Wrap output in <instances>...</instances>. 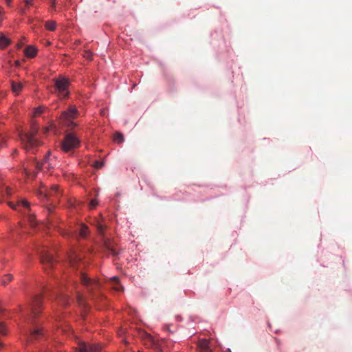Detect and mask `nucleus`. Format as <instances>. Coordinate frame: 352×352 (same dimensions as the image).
Wrapping results in <instances>:
<instances>
[{
	"instance_id": "obj_1",
	"label": "nucleus",
	"mask_w": 352,
	"mask_h": 352,
	"mask_svg": "<svg viewBox=\"0 0 352 352\" xmlns=\"http://www.w3.org/2000/svg\"><path fill=\"white\" fill-rule=\"evenodd\" d=\"M69 80L65 77L60 76L55 80V90L60 98L63 99L69 96Z\"/></svg>"
},
{
	"instance_id": "obj_2",
	"label": "nucleus",
	"mask_w": 352,
	"mask_h": 352,
	"mask_svg": "<svg viewBox=\"0 0 352 352\" xmlns=\"http://www.w3.org/2000/svg\"><path fill=\"white\" fill-rule=\"evenodd\" d=\"M78 113L79 112L76 106L71 105L67 110L62 112L60 119L67 122L66 124L67 126L72 128L76 126V124L72 120L76 118Z\"/></svg>"
},
{
	"instance_id": "obj_3",
	"label": "nucleus",
	"mask_w": 352,
	"mask_h": 352,
	"mask_svg": "<svg viewBox=\"0 0 352 352\" xmlns=\"http://www.w3.org/2000/svg\"><path fill=\"white\" fill-rule=\"evenodd\" d=\"M37 132V129H32V132L29 133L20 134V138L27 149H31L39 144L38 141L35 138L34 135Z\"/></svg>"
},
{
	"instance_id": "obj_4",
	"label": "nucleus",
	"mask_w": 352,
	"mask_h": 352,
	"mask_svg": "<svg viewBox=\"0 0 352 352\" xmlns=\"http://www.w3.org/2000/svg\"><path fill=\"white\" fill-rule=\"evenodd\" d=\"M80 141L78 138L73 133H68L66 135L64 140L61 144L62 150L65 152H68L78 146Z\"/></svg>"
},
{
	"instance_id": "obj_5",
	"label": "nucleus",
	"mask_w": 352,
	"mask_h": 352,
	"mask_svg": "<svg viewBox=\"0 0 352 352\" xmlns=\"http://www.w3.org/2000/svg\"><path fill=\"white\" fill-rule=\"evenodd\" d=\"M56 157H51V152L48 151L46 154L44 160L40 164H37V167L39 169L44 170H50L56 166Z\"/></svg>"
},
{
	"instance_id": "obj_6",
	"label": "nucleus",
	"mask_w": 352,
	"mask_h": 352,
	"mask_svg": "<svg viewBox=\"0 0 352 352\" xmlns=\"http://www.w3.org/2000/svg\"><path fill=\"white\" fill-rule=\"evenodd\" d=\"M101 346L98 344H90L80 342L77 348V352H100Z\"/></svg>"
},
{
	"instance_id": "obj_7",
	"label": "nucleus",
	"mask_w": 352,
	"mask_h": 352,
	"mask_svg": "<svg viewBox=\"0 0 352 352\" xmlns=\"http://www.w3.org/2000/svg\"><path fill=\"white\" fill-rule=\"evenodd\" d=\"M58 186L53 185L50 190H47L45 187L42 186L38 190V195L41 199H50L54 195H58Z\"/></svg>"
},
{
	"instance_id": "obj_8",
	"label": "nucleus",
	"mask_w": 352,
	"mask_h": 352,
	"mask_svg": "<svg viewBox=\"0 0 352 352\" xmlns=\"http://www.w3.org/2000/svg\"><path fill=\"white\" fill-rule=\"evenodd\" d=\"M80 280L81 283L90 290L98 286V283L96 280L91 279L84 273H80Z\"/></svg>"
},
{
	"instance_id": "obj_9",
	"label": "nucleus",
	"mask_w": 352,
	"mask_h": 352,
	"mask_svg": "<svg viewBox=\"0 0 352 352\" xmlns=\"http://www.w3.org/2000/svg\"><path fill=\"white\" fill-rule=\"evenodd\" d=\"M41 302V299L39 296H36L34 298V304L32 305V307L30 308V316L27 318L28 322H32L34 318L37 314V308L38 307Z\"/></svg>"
},
{
	"instance_id": "obj_10",
	"label": "nucleus",
	"mask_w": 352,
	"mask_h": 352,
	"mask_svg": "<svg viewBox=\"0 0 352 352\" xmlns=\"http://www.w3.org/2000/svg\"><path fill=\"white\" fill-rule=\"evenodd\" d=\"M29 331L30 336L28 339L30 340H32L33 339H38L44 335L42 328L37 324H36L33 328H31Z\"/></svg>"
},
{
	"instance_id": "obj_11",
	"label": "nucleus",
	"mask_w": 352,
	"mask_h": 352,
	"mask_svg": "<svg viewBox=\"0 0 352 352\" xmlns=\"http://www.w3.org/2000/svg\"><path fill=\"white\" fill-rule=\"evenodd\" d=\"M41 260L43 263L52 265L54 261L53 256L48 253L47 250H43L39 252Z\"/></svg>"
},
{
	"instance_id": "obj_12",
	"label": "nucleus",
	"mask_w": 352,
	"mask_h": 352,
	"mask_svg": "<svg viewBox=\"0 0 352 352\" xmlns=\"http://www.w3.org/2000/svg\"><path fill=\"white\" fill-rule=\"evenodd\" d=\"M209 344L210 343L208 340L203 339L199 340L198 342L199 352H212Z\"/></svg>"
},
{
	"instance_id": "obj_13",
	"label": "nucleus",
	"mask_w": 352,
	"mask_h": 352,
	"mask_svg": "<svg viewBox=\"0 0 352 352\" xmlns=\"http://www.w3.org/2000/svg\"><path fill=\"white\" fill-rule=\"evenodd\" d=\"M24 53L28 58H34L37 54V49L33 45H29L25 48Z\"/></svg>"
},
{
	"instance_id": "obj_14",
	"label": "nucleus",
	"mask_w": 352,
	"mask_h": 352,
	"mask_svg": "<svg viewBox=\"0 0 352 352\" xmlns=\"http://www.w3.org/2000/svg\"><path fill=\"white\" fill-rule=\"evenodd\" d=\"M10 43V41L8 38L6 37L4 35L0 36V49H4L7 46H8Z\"/></svg>"
},
{
	"instance_id": "obj_15",
	"label": "nucleus",
	"mask_w": 352,
	"mask_h": 352,
	"mask_svg": "<svg viewBox=\"0 0 352 352\" xmlns=\"http://www.w3.org/2000/svg\"><path fill=\"white\" fill-rule=\"evenodd\" d=\"M8 204L10 207H12L14 210H16V206H19V205H22L23 207H25L26 208H28L30 207V203L25 199L21 200L20 201H19L16 205H13L11 202H9Z\"/></svg>"
},
{
	"instance_id": "obj_16",
	"label": "nucleus",
	"mask_w": 352,
	"mask_h": 352,
	"mask_svg": "<svg viewBox=\"0 0 352 352\" xmlns=\"http://www.w3.org/2000/svg\"><path fill=\"white\" fill-rule=\"evenodd\" d=\"M23 88V85L21 82H15L14 81L12 82V89L13 92L18 93Z\"/></svg>"
},
{
	"instance_id": "obj_17",
	"label": "nucleus",
	"mask_w": 352,
	"mask_h": 352,
	"mask_svg": "<svg viewBox=\"0 0 352 352\" xmlns=\"http://www.w3.org/2000/svg\"><path fill=\"white\" fill-rule=\"evenodd\" d=\"M45 28L50 31H54L56 30V23L54 21H47L45 23Z\"/></svg>"
},
{
	"instance_id": "obj_18",
	"label": "nucleus",
	"mask_w": 352,
	"mask_h": 352,
	"mask_svg": "<svg viewBox=\"0 0 352 352\" xmlns=\"http://www.w3.org/2000/svg\"><path fill=\"white\" fill-rule=\"evenodd\" d=\"M69 258L71 265H74L77 261H80L81 259V258L74 252L69 255Z\"/></svg>"
},
{
	"instance_id": "obj_19",
	"label": "nucleus",
	"mask_w": 352,
	"mask_h": 352,
	"mask_svg": "<svg viewBox=\"0 0 352 352\" xmlns=\"http://www.w3.org/2000/svg\"><path fill=\"white\" fill-rule=\"evenodd\" d=\"M79 234L81 237L85 238L87 235V227L86 226H81L79 231Z\"/></svg>"
},
{
	"instance_id": "obj_20",
	"label": "nucleus",
	"mask_w": 352,
	"mask_h": 352,
	"mask_svg": "<svg viewBox=\"0 0 352 352\" xmlns=\"http://www.w3.org/2000/svg\"><path fill=\"white\" fill-rule=\"evenodd\" d=\"M12 279V276L10 274L5 275L1 279V284L5 285Z\"/></svg>"
},
{
	"instance_id": "obj_21",
	"label": "nucleus",
	"mask_w": 352,
	"mask_h": 352,
	"mask_svg": "<svg viewBox=\"0 0 352 352\" xmlns=\"http://www.w3.org/2000/svg\"><path fill=\"white\" fill-rule=\"evenodd\" d=\"M114 140L118 142H122L124 141V137L122 133H117L114 136Z\"/></svg>"
},
{
	"instance_id": "obj_22",
	"label": "nucleus",
	"mask_w": 352,
	"mask_h": 352,
	"mask_svg": "<svg viewBox=\"0 0 352 352\" xmlns=\"http://www.w3.org/2000/svg\"><path fill=\"white\" fill-rule=\"evenodd\" d=\"M43 107H38L34 109V116H36L40 114H41L43 112Z\"/></svg>"
},
{
	"instance_id": "obj_23",
	"label": "nucleus",
	"mask_w": 352,
	"mask_h": 352,
	"mask_svg": "<svg viewBox=\"0 0 352 352\" xmlns=\"http://www.w3.org/2000/svg\"><path fill=\"white\" fill-rule=\"evenodd\" d=\"M93 54L90 51H85L83 54V57L87 60L92 59Z\"/></svg>"
},
{
	"instance_id": "obj_24",
	"label": "nucleus",
	"mask_w": 352,
	"mask_h": 352,
	"mask_svg": "<svg viewBox=\"0 0 352 352\" xmlns=\"http://www.w3.org/2000/svg\"><path fill=\"white\" fill-rule=\"evenodd\" d=\"M103 165H104V162H103L95 161L94 163V166L96 168H100L101 167L103 166Z\"/></svg>"
},
{
	"instance_id": "obj_25",
	"label": "nucleus",
	"mask_w": 352,
	"mask_h": 352,
	"mask_svg": "<svg viewBox=\"0 0 352 352\" xmlns=\"http://www.w3.org/2000/svg\"><path fill=\"white\" fill-rule=\"evenodd\" d=\"M59 300L60 302L63 304V305H66L67 303V301H68V298H67V296H62L60 297L59 298Z\"/></svg>"
},
{
	"instance_id": "obj_26",
	"label": "nucleus",
	"mask_w": 352,
	"mask_h": 352,
	"mask_svg": "<svg viewBox=\"0 0 352 352\" xmlns=\"http://www.w3.org/2000/svg\"><path fill=\"white\" fill-rule=\"evenodd\" d=\"M6 333V327L3 322H0V334L5 335Z\"/></svg>"
},
{
	"instance_id": "obj_27",
	"label": "nucleus",
	"mask_w": 352,
	"mask_h": 352,
	"mask_svg": "<svg viewBox=\"0 0 352 352\" xmlns=\"http://www.w3.org/2000/svg\"><path fill=\"white\" fill-rule=\"evenodd\" d=\"M145 339L148 340L151 342L150 346L154 344V340L149 334H145Z\"/></svg>"
},
{
	"instance_id": "obj_28",
	"label": "nucleus",
	"mask_w": 352,
	"mask_h": 352,
	"mask_svg": "<svg viewBox=\"0 0 352 352\" xmlns=\"http://www.w3.org/2000/svg\"><path fill=\"white\" fill-rule=\"evenodd\" d=\"M97 204H98V201H97V200H96V199H92V200L91 201V202H90V206H91V208H94V207H96V206H97Z\"/></svg>"
},
{
	"instance_id": "obj_29",
	"label": "nucleus",
	"mask_w": 352,
	"mask_h": 352,
	"mask_svg": "<svg viewBox=\"0 0 352 352\" xmlns=\"http://www.w3.org/2000/svg\"><path fill=\"white\" fill-rule=\"evenodd\" d=\"M4 10L2 8L0 7V23L3 19Z\"/></svg>"
},
{
	"instance_id": "obj_30",
	"label": "nucleus",
	"mask_w": 352,
	"mask_h": 352,
	"mask_svg": "<svg viewBox=\"0 0 352 352\" xmlns=\"http://www.w3.org/2000/svg\"><path fill=\"white\" fill-rule=\"evenodd\" d=\"M5 144L4 137L0 133V147H2Z\"/></svg>"
},
{
	"instance_id": "obj_31",
	"label": "nucleus",
	"mask_w": 352,
	"mask_h": 352,
	"mask_svg": "<svg viewBox=\"0 0 352 352\" xmlns=\"http://www.w3.org/2000/svg\"><path fill=\"white\" fill-rule=\"evenodd\" d=\"M56 0H51V7L53 10H56Z\"/></svg>"
},
{
	"instance_id": "obj_32",
	"label": "nucleus",
	"mask_w": 352,
	"mask_h": 352,
	"mask_svg": "<svg viewBox=\"0 0 352 352\" xmlns=\"http://www.w3.org/2000/svg\"><path fill=\"white\" fill-rule=\"evenodd\" d=\"M5 192L6 194L9 196L10 195H11V189L9 188V187H6L5 188Z\"/></svg>"
},
{
	"instance_id": "obj_33",
	"label": "nucleus",
	"mask_w": 352,
	"mask_h": 352,
	"mask_svg": "<svg viewBox=\"0 0 352 352\" xmlns=\"http://www.w3.org/2000/svg\"><path fill=\"white\" fill-rule=\"evenodd\" d=\"M98 230L100 232H102L103 230V227L101 224H98Z\"/></svg>"
},
{
	"instance_id": "obj_34",
	"label": "nucleus",
	"mask_w": 352,
	"mask_h": 352,
	"mask_svg": "<svg viewBox=\"0 0 352 352\" xmlns=\"http://www.w3.org/2000/svg\"><path fill=\"white\" fill-rule=\"evenodd\" d=\"M111 280L112 281L116 282V283H118V278L117 276H113V277L111 278Z\"/></svg>"
},
{
	"instance_id": "obj_35",
	"label": "nucleus",
	"mask_w": 352,
	"mask_h": 352,
	"mask_svg": "<svg viewBox=\"0 0 352 352\" xmlns=\"http://www.w3.org/2000/svg\"><path fill=\"white\" fill-rule=\"evenodd\" d=\"M30 221L31 226H34L35 223H34V222L33 221V217H30Z\"/></svg>"
},
{
	"instance_id": "obj_36",
	"label": "nucleus",
	"mask_w": 352,
	"mask_h": 352,
	"mask_svg": "<svg viewBox=\"0 0 352 352\" xmlns=\"http://www.w3.org/2000/svg\"><path fill=\"white\" fill-rule=\"evenodd\" d=\"M25 4H32L33 2V0H24Z\"/></svg>"
},
{
	"instance_id": "obj_37",
	"label": "nucleus",
	"mask_w": 352,
	"mask_h": 352,
	"mask_svg": "<svg viewBox=\"0 0 352 352\" xmlns=\"http://www.w3.org/2000/svg\"><path fill=\"white\" fill-rule=\"evenodd\" d=\"M20 13L24 15L25 14V8H21L20 10Z\"/></svg>"
},
{
	"instance_id": "obj_38",
	"label": "nucleus",
	"mask_w": 352,
	"mask_h": 352,
	"mask_svg": "<svg viewBox=\"0 0 352 352\" xmlns=\"http://www.w3.org/2000/svg\"><path fill=\"white\" fill-rule=\"evenodd\" d=\"M14 65H15L16 66H17V67H18V66H19V65H20V62H19V60H16V61L14 62Z\"/></svg>"
},
{
	"instance_id": "obj_39",
	"label": "nucleus",
	"mask_w": 352,
	"mask_h": 352,
	"mask_svg": "<svg viewBox=\"0 0 352 352\" xmlns=\"http://www.w3.org/2000/svg\"><path fill=\"white\" fill-rule=\"evenodd\" d=\"M121 287H122L121 286H118V287H115V288H114V289H116V290H118V291H120V290H122V289H121Z\"/></svg>"
},
{
	"instance_id": "obj_40",
	"label": "nucleus",
	"mask_w": 352,
	"mask_h": 352,
	"mask_svg": "<svg viewBox=\"0 0 352 352\" xmlns=\"http://www.w3.org/2000/svg\"><path fill=\"white\" fill-rule=\"evenodd\" d=\"M6 1L7 4L8 6H10L11 4V0H8V1Z\"/></svg>"
},
{
	"instance_id": "obj_41",
	"label": "nucleus",
	"mask_w": 352,
	"mask_h": 352,
	"mask_svg": "<svg viewBox=\"0 0 352 352\" xmlns=\"http://www.w3.org/2000/svg\"><path fill=\"white\" fill-rule=\"evenodd\" d=\"M44 130H45V132L47 133L50 130V129L48 127H46V128H45Z\"/></svg>"
},
{
	"instance_id": "obj_42",
	"label": "nucleus",
	"mask_w": 352,
	"mask_h": 352,
	"mask_svg": "<svg viewBox=\"0 0 352 352\" xmlns=\"http://www.w3.org/2000/svg\"><path fill=\"white\" fill-rule=\"evenodd\" d=\"M3 347V344L0 342V349Z\"/></svg>"
},
{
	"instance_id": "obj_43",
	"label": "nucleus",
	"mask_w": 352,
	"mask_h": 352,
	"mask_svg": "<svg viewBox=\"0 0 352 352\" xmlns=\"http://www.w3.org/2000/svg\"><path fill=\"white\" fill-rule=\"evenodd\" d=\"M227 352H231L230 349H228L227 350Z\"/></svg>"
}]
</instances>
